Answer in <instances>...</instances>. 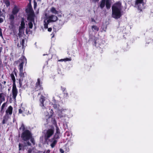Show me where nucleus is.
<instances>
[{
	"label": "nucleus",
	"mask_w": 153,
	"mask_h": 153,
	"mask_svg": "<svg viewBox=\"0 0 153 153\" xmlns=\"http://www.w3.org/2000/svg\"><path fill=\"white\" fill-rule=\"evenodd\" d=\"M122 9L120 2L115 4L112 7V17L116 19L119 18L122 15Z\"/></svg>",
	"instance_id": "1"
},
{
	"label": "nucleus",
	"mask_w": 153,
	"mask_h": 153,
	"mask_svg": "<svg viewBox=\"0 0 153 153\" xmlns=\"http://www.w3.org/2000/svg\"><path fill=\"white\" fill-rule=\"evenodd\" d=\"M27 59L25 56H22L21 57L18 61L15 62V64H19V70L20 75L21 77H25L26 75L25 73L23 72V67L24 64L27 63Z\"/></svg>",
	"instance_id": "2"
},
{
	"label": "nucleus",
	"mask_w": 153,
	"mask_h": 153,
	"mask_svg": "<svg viewBox=\"0 0 153 153\" xmlns=\"http://www.w3.org/2000/svg\"><path fill=\"white\" fill-rule=\"evenodd\" d=\"M45 15V19L44 21V25L46 29L48 28V25L49 23L55 22L58 19L57 17L54 15H49L46 13Z\"/></svg>",
	"instance_id": "3"
},
{
	"label": "nucleus",
	"mask_w": 153,
	"mask_h": 153,
	"mask_svg": "<svg viewBox=\"0 0 153 153\" xmlns=\"http://www.w3.org/2000/svg\"><path fill=\"white\" fill-rule=\"evenodd\" d=\"M26 11L27 13H29L27 18V20L28 21V26L29 28L32 29L33 27V23L34 22V13L30 7L27 9Z\"/></svg>",
	"instance_id": "4"
},
{
	"label": "nucleus",
	"mask_w": 153,
	"mask_h": 153,
	"mask_svg": "<svg viewBox=\"0 0 153 153\" xmlns=\"http://www.w3.org/2000/svg\"><path fill=\"white\" fill-rule=\"evenodd\" d=\"M21 137L26 142H29L28 141L30 140L33 145L35 144L34 140L32 138V135L29 131L26 130L24 131L22 134Z\"/></svg>",
	"instance_id": "5"
},
{
	"label": "nucleus",
	"mask_w": 153,
	"mask_h": 153,
	"mask_svg": "<svg viewBox=\"0 0 153 153\" xmlns=\"http://www.w3.org/2000/svg\"><path fill=\"white\" fill-rule=\"evenodd\" d=\"M58 108L59 110L57 111L58 117L61 118L65 117L66 115L68 116L69 113L70 112V111L69 110L62 107L60 108L59 107Z\"/></svg>",
	"instance_id": "6"
},
{
	"label": "nucleus",
	"mask_w": 153,
	"mask_h": 153,
	"mask_svg": "<svg viewBox=\"0 0 153 153\" xmlns=\"http://www.w3.org/2000/svg\"><path fill=\"white\" fill-rule=\"evenodd\" d=\"M144 3L143 0H136L135 2V7L137 8L140 10H142L144 8Z\"/></svg>",
	"instance_id": "7"
},
{
	"label": "nucleus",
	"mask_w": 153,
	"mask_h": 153,
	"mask_svg": "<svg viewBox=\"0 0 153 153\" xmlns=\"http://www.w3.org/2000/svg\"><path fill=\"white\" fill-rule=\"evenodd\" d=\"M105 3L106 8L108 9L111 7V0H102L100 7L101 8H103L105 6Z\"/></svg>",
	"instance_id": "8"
},
{
	"label": "nucleus",
	"mask_w": 153,
	"mask_h": 153,
	"mask_svg": "<svg viewBox=\"0 0 153 153\" xmlns=\"http://www.w3.org/2000/svg\"><path fill=\"white\" fill-rule=\"evenodd\" d=\"M45 98V97L44 96H41L39 100L40 106L42 107V109L44 110L48 108V106H47Z\"/></svg>",
	"instance_id": "9"
},
{
	"label": "nucleus",
	"mask_w": 153,
	"mask_h": 153,
	"mask_svg": "<svg viewBox=\"0 0 153 153\" xmlns=\"http://www.w3.org/2000/svg\"><path fill=\"white\" fill-rule=\"evenodd\" d=\"M42 81L40 79H37V81L35 84V90L36 91L42 90Z\"/></svg>",
	"instance_id": "10"
},
{
	"label": "nucleus",
	"mask_w": 153,
	"mask_h": 153,
	"mask_svg": "<svg viewBox=\"0 0 153 153\" xmlns=\"http://www.w3.org/2000/svg\"><path fill=\"white\" fill-rule=\"evenodd\" d=\"M18 90L16 88V84H13L12 93V97L14 100H16V97L18 94Z\"/></svg>",
	"instance_id": "11"
},
{
	"label": "nucleus",
	"mask_w": 153,
	"mask_h": 153,
	"mask_svg": "<svg viewBox=\"0 0 153 153\" xmlns=\"http://www.w3.org/2000/svg\"><path fill=\"white\" fill-rule=\"evenodd\" d=\"M25 28V23L24 22V19H23L21 22L20 26H19V33H24Z\"/></svg>",
	"instance_id": "12"
},
{
	"label": "nucleus",
	"mask_w": 153,
	"mask_h": 153,
	"mask_svg": "<svg viewBox=\"0 0 153 153\" xmlns=\"http://www.w3.org/2000/svg\"><path fill=\"white\" fill-rule=\"evenodd\" d=\"M25 142L24 144L19 143V150H24L25 149V147L27 146H30V144L29 142Z\"/></svg>",
	"instance_id": "13"
},
{
	"label": "nucleus",
	"mask_w": 153,
	"mask_h": 153,
	"mask_svg": "<svg viewBox=\"0 0 153 153\" xmlns=\"http://www.w3.org/2000/svg\"><path fill=\"white\" fill-rule=\"evenodd\" d=\"M54 130L53 129H48L45 135V138L46 140L48 139L53 134Z\"/></svg>",
	"instance_id": "14"
},
{
	"label": "nucleus",
	"mask_w": 153,
	"mask_h": 153,
	"mask_svg": "<svg viewBox=\"0 0 153 153\" xmlns=\"http://www.w3.org/2000/svg\"><path fill=\"white\" fill-rule=\"evenodd\" d=\"M22 108L24 109L23 110V115H28L30 114L32 112V110L31 109L30 110H27V107L25 106L24 107H22Z\"/></svg>",
	"instance_id": "15"
},
{
	"label": "nucleus",
	"mask_w": 153,
	"mask_h": 153,
	"mask_svg": "<svg viewBox=\"0 0 153 153\" xmlns=\"http://www.w3.org/2000/svg\"><path fill=\"white\" fill-rule=\"evenodd\" d=\"M73 143V142L71 141H68L65 146V151L68 152L69 150V147L71 146Z\"/></svg>",
	"instance_id": "16"
},
{
	"label": "nucleus",
	"mask_w": 153,
	"mask_h": 153,
	"mask_svg": "<svg viewBox=\"0 0 153 153\" xmlns=\"http://www.w3.org/2000/svg\"><path fill=\"white\" fill-rule=\"evenodd\" d=\"M13 111V108L10 106L8 107L6 111V115H5L8 116L9 115L12 114Z\"/></svg>",
	"instance_id": "17"
},
{
	"label": "nucleus",
	"mask_w": 153,
	"mask_h": 153,
	"mask_svg": "<svg viewBox=\"0 0 153 153\" xmlns=\"http://www.w3.org/2000/svg\"><path fill=\"white\" fill-rule=\"evenodd\" d=\"M50 10L52 13L55 14H58L61 12L60 11L57 10L56 9L53 7H51L50 9Z\"/></svg>",
	"instance_id": "18"
},
{
	"label": "nucleus",
	"mask_w": 153,
	"mask_h": 153,
	"mask_svg": "<svg viewBox=\"0 0 153 153\" xmlns=\"http://www.w3.org/2000/svg\"><path fill=\"white\" fill-rule=\"evenodd\" d=\"M28 153H38V151L36 149L33 148H28L27 149Z\"/></svg>",
	"instance_id": "19"
},
{
	"label": "nucleus",
	"mask_w": 153,
	"mask_h": 153,
	"mask_svg": "<svg viewBox=\"0 0 153 153\" xmlns=\"http://www.w3.org/2000/svg\"><path fill=\"white\" fill-rule=\"evenodd\" d=\"M19 11V8L17 6H15L12 10V13L13 15L17 14Z\"/></svg>",
	"instance_id": "20"
},
{
	"label": "nucleus",
	"mask_w": 153,
	"mask_h": 153,
	"mask_svg": "<svg viewBox=\"0 0 153 153\" xmlns=\"http://www.w3.org/2000/svg\"><path fill=\"white\" fill-rule=\"evenodd\" d=\"M57 140L54 139H53L51 141L50 145L52 148H53L54 147L57 143Z\"/></svg>",
	"instance_id": "21"
},
{
	"label": "nucleus",
	"mask_w": 153,
	"mask_h": 153,
	"mask_svg": "<svg viewBox=\"0 0 153 153\" xmlns=\"http://www.w3.org/2000/svg\"><path fill=\"white\" fill-rule=\"evenodd\" d=\"M5 100L4 94L3 93L0 94V103H1Z\"/></svg>",
	"instance_id": "22"
},
{
	"label": "nucleus",
	"mask_w": 153,
	"mask_h": 153,
	"mask_svg": "<svg viewBox=\"0 0 153 153\" xmlns=\"http://www.w3.org/2000/svg\"><path fill=\"white\" fill-rule=\"evenodd\" d=\"M53 107L54 108L56 109L57 110H59V107L60 108V107H61V106H60L59 105H57L56 104H55L56 103L55 102V100L54 99L53 100Z\"/></svg>",
	"instance_id": "23"
},
{
	"label": "nucleus",
	"mask_w": 153,
	"mask_h": 153,
	"mask_svg": "<svg viewBox=\"0 0 153 153\" xmlns=\"http://www.w3.org/2000/svg\"><path fill=\"white\" fill-rule=\"evenodd\" d=\"M9 118V116L7 115H5L3 117V119L2 121V123L3 124H4L6 123L7 121L8 118Z\"/></svg>",
	"instance_id": "24"
},
{
	"label": "nucleus",
	"mask_w": 153,
	"mask_h": 153,
	"mask_svg": "<svg viewBox=\"0 0 153 153\" xmlns=\"http://www.w3.org/2000/svg\"><path fill=\"white\" fill-rule=\"evenodd\" d=\"M59 129L57 127H56V133L54 135V138L55 139H57L59 137Z\"/></svg>",
	"instance_id": "25"
},
{
	"label": "nucleus",
	"mask_w": 153,
	"mask_h": 153,
	"mask_svg": "<svg viewBox=\"0 0 153 153\" xmlns=\"http://www.w3.org/2000/svg\"><path fill=\"white\" fill-rule=\"evenodd\" d=\"M99 29V28L96 26L93 25L92 26V30L94 31L97 32Z\"/></svg>",
	"instance_id": "26"
},
{
	"label": "nucleus",
	"mask_w": 153,
	"mask_h": 153,
	"mask_svg": "<svg viewBox=\"0 0 153 153\" xmlns=\"http://www.w3.org/2000/svg\"><path fill=\"white\" fill-rule=\"evenodd\" d=\"M4 2L7 7H8L10 6V2L8 0H4Z\"/></svg>",
	"instance_id": "27"
},
{
	"label": "nucleus",
	"mask_w": 153,
	"mask_h": 153,
	"mask_svg": "<svg viewBox=\"0 0 153 153\" xmlns=\"http://www.w3.org/2000/svg\"><path fill=\"white\" fill-rule=\"evenodd\" d=\"M25 40L24 39H22V41L20 42V44L22 46V48H23L25 46Z\"/></svg>",
	"instance_id": "28"
},
{
	"label": "nucleus",
	"mask_w": 153,
	"mask_h": 153,
	"mask_svg": "<svg viewBox=\"0 0 153 153\" xmlns=\"http://www.w3.org/2000/svg\"><path fill=\"white\" fill-rule=\"evenodd\" d=\"M11 79L13 81V84H15V76L13 74H12L11 75Z\"/></svg>",
	"instance_id": "29"
},
{
	"label": "nucleus",
	"mask_w": 153,
	"mask_h": 153,
	"mask_svg": "<svg viewBox=\"0 0 153 153\" xmlns=\"http://www.w3.org/2000/svg\"><path fill=\"white\" fill-rule=\"evenodd\" d=\"M9 16V19L12 20H13L14 18L13 14H10Z\"/></svg>",
	"instance_id": "30"
},
{
	"label": "nucleus",
	"mask_w": 153,
	"mask_h": 153,
	"mask_svg": "<svg viewBox=\"0 0 153 153\" xmlns=\"http://www.w3.org/2000/svg\"><path fill=\"white\" fill-rule=\"evenodd\" d=\"M24 109L22 107L21 108L19 109V114H23V111Z\"/></svg>",
	"instance_id": "31"
},
{
	"label": "nucleus",
	"mask_w": 153,
	"mask_h": 153,
	"mask_svg": "<svg viewBox=\"0 0 153 153\" xmlns=\"http://www.w3.org/2000/svg\"><path fill=\"white\" fill-rule=\"evenodd\" d=\"M71 60V58H66L64 59V61L66 62L68 61H70Z\"/></svg>",
	"instance_id": "32"
},
{
	"label": "nucleus",
	"mask_w": 153,
	"mask_h": 153,
	"mask_svg": "<svg viewBox=\"0 0 153 153\" xmlns=\"http://www.w3.org/2000/svg\"><path fill=\"white\" fill-rule=\"evenodd\" d=\"M45 115L46 116V119L47 118H49L50 117V116L48 113H45Z\"/></svg>",
	"instance_id": "33"
},
{
	"label": "nucleus",
	"mask_w": 153,
	"mask_h": 153,
	"mask_svg": "<svg viewBox=\"0 0 153 153\" xmlns=\"http://www.w3.org/2000/svg\"><path fill=\"white\" fill-rule=\"evenodd\" d=\"M5 105H6V104L5 103H4L1 106V109H3L4 107H5Z\"/></svg>",
	"instance_id": "34"
},
{
	"label": "nucleus",
	"mask_w": 153,
	"mask_h": 153,
	"mask_svg": "<svg viewBox=\"0 0 153 153\" xmlns=\"http://www.w3.org/2000/svg\"><path fill=\"white\" fill-rule=\"evenodd\" d=\"M37 4L36 2H34V8L35 9L36 7Z\"/></svg>",
	"instance_id": "35"
},
{
	"label": "nucleus",
	"mask_w": 153,
	"mask_h": 153,
	"mask_svg": "<svg viewBox=\"0 0 153 153\" xmlns=\"http://www.w3.org/2000/svg\"><path fill=\"white\" fill-rule=\"evenodd\" d=\"M0 36L2 37V34L1 32V30L0 28Z\"/></svg>",
	"instance_id": "36"
},
{
	"label": "nucleus",
	"mask_w": 153,
	"mask_h": 153,
	"mask_svg": "<svg viewBox=\"0 0 153 153\" xmlns=\"http://www.w3.org/2000/svg\"><path fill=\"white\" fill-rule=\"evenodd\" d=\"M60 151L61 153H64V151L63 150L61 149H60Z\"/></svg>",
	"instance_id": "37"
},
{
	"label": "nucleus",
	"mask_w": 153,
	"mask_h": 153,
	"mask_svg": "<svg viewBox=\"0 0 153 153\" xmlns=\"http://www.w3.org/2000/svg\"><path fill=\"white\" fill-rule=\"evenodd\" d=\"M3 19L1 18H0V23L3 22Z\"/></svg>",
	"instance_id": "38"
},
{
	"label": "nucleus",
	"mask_w": 153,
	"mask_h": 153,
	"mask_svg": "<svg viewBox=\"0 0 153 153\" xmlns=\"http://www.w3.org/2000/svg\"><path fill=\"white\" fill-rule=\"evenodd\" d=\"M52 30V28H49L48 29V31H49V32H51V31Z\"/></svg>",
	"instance_id": "39"
},
{
	"label": "nucleus",
	"mask_w": 153,
	"mask_h": 153,
	"mask_svg": "<svg viewBox=\"0 0 153 153\" xmlns=\"http://www.w3.org/2000/svg\"><path fill=\"white\" fill-rule=\"evenodd\" d=\"M59 62L64 61V59H62L59 60Z\"/></svg>",
	"instance_id": "40"
},
{
	"label": "nucleus",
	"mask_w": 153,
	"mask_h": 153,
	"mask_svg": "<svg viewBox=\"0 0 153 153\" xmlns=\"http://www.w3.org/2000/svg\"><path fill=\"white\" fill-rule=\"evenodd\" d=\"M91 21L92 22H95V20L93 18H91Z\"/></svg>",
	"instance_id": "41"
},
{
	"label": "nucleus",
	"mask_w": 153,
	"mask_h": 153,
	"mask_svg": "<svg viewBox=\"0 0 153 153\" xmlns=\"http://www.w3.org/2000/svg\"><path fill=\"white\" fill-rule=\"evenodd\" d=\"M92 1L94 2H96L97 1H99V0H92Z\"/></svg>",
	"instance_id": "42"
},
{
	"label": "nucleus",
	"mask_w": 153,
	"mask_h": 153,
	"mask_svg": "<svg viewBox=\"0 0 153 153\" xmlns=\"http://www.w3.org/2000/svg\"><path fill=\"white\" fill-rule=\"evenodd\" d=\"M23 128H23H24V126L23 125H22L21 127L20 128V129H21V128Z\"/></svg>",
	"instance_id": "43"
},
{
	"label": "nucleus",
	"mask_w": 153,
	"mask_h": 153,
	"mask_svg": "<svg viewBox=\"0 0 153 153\" xmlns=\"http://www.w3.org/2000/svg\"><path fill=\"white\" fill-rule=\"evenodd\" d=\"M50 151L48 150L46 152V153H50Z\"/></svg>",
	"instance_id": "44"
},
{
	"label": "nucleus",
	"mask_w": 153,
	"mask_h": 153,
	"mask_svg": "<svg viewBox=\"0 0 153 153\" xmlns=\"http://www.w3.org/2000/svg\"><path fill=\"white\" fill-rule=\"evenodd\" d=\"M38 13H39V10H38L36 11V13H37V14H38Z\"/></svg>",
	"instance_id": "45"
},
{
	"label": "nucleus",
	"mask_w": 153,
	"mask_h": 153,
	"mask_svg": "<svg viewBox=\"0 0 153 153\" xmlns=\"http://www.w3.org/2000/svg\"><path fill=\"white\" fill-rule=\"evenodd\" d=\"M19 81V84H20V85H22L21 83V82H20V80Z\"/></svg>",
	"instance_id": "46"
},
{
	"label": "nucleus",
	"mask_w": 153,
	"mask_h": 153,
	"mask_svg": "<svg viewBox=\"0 0 153 153\" xmlns=\"http://www.w3.org/2000/svg\"><path fill=\"white\" fill-rule=\"evenodd\" d=\"M17 46H18V47H19V46H19V44H18V45H17Z\"/></svg>",
	"instance_id": "47"
},
{
	"label": "nucleus",
	"mask_w": 153,
	"mask_h": 153,
	"mask_svg": "<svg viewBox=\"0 0 153 153\" xmlns=\"http://www.w3.org/2000/svg\"><path fill=\"white\" fill-rule=\"evenodd\" d=\"M59 16H61V15H59Z\"/></svg>",
	"instance_id": "48"
},
{
	"label": "nucleus",
	"mask_w": 153,
	"mask_h": 153,
	"mask_svg": "<svg viewBox=\"0 0 153 153\" xmlns=\"http://www.w3.org/2000/svg\"><path fill=\"white\" fill-rule=\"evenodd\" d=\"M45 55V54H43V55L44 56Z\"/></svg>",
	"instance_id": "49"
},
{
	"label": "nucleus",
	"mask_w": 153,
	"mask_h": 153,
	"mask_svg": "<svg viewBox=\"0 0 153 153\" xmlns=\"http://www.w3.org/2000/svg\"><path fill=\"white\" fill-rule=\"evenodd\" d=\"M0 104H1V103H0Z\"/></svg>",
	"instance_id": "50"
}]
</instances>
